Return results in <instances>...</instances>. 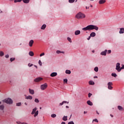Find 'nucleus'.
Instances as JSON below:
<instances>
[{"mask_svg": "<svg viewBox=\"0 0 124 124\" xmlns=\"http://www.w3.org/2000/svg\"><path fill=\"white\" fill-rule=\"evenodd\" d=\"M93 30H95V31H98V27L95 25H90L87 26L85 28H82V31H93Z\"/></svg>", "mask_w": 124, "mask_h": 124, "instance_id": "f257e3e1", "label": "nucleus"}, {"mask_svg": "<svg viewBox=\"0 0 124 124\" xmlns=\"http://www.w3.org/2000/svg\"><path fill=\"white\" fill-rule=\"evenodd\" d=\"M76 18L78 19H84V18H86V15L81 12H79L76 15Z\"/></svg>", "mask_w": 124, "mask_h": 124, "instance_id": "f03ea898", "label": "nucleus"}, {"mask_svg": "<svg viewBox=\"0 0 124 124\" xmlns=\"http://www.w3.org/2000/svg\"><path fill=\"white\" fill-rule=\"evenodd\" d=\"M37 110V108H34L33 109H32V111L31 113V115H34V117H36L38 115V110Z\"/></svg>", "mask_w": 124, "mask_h": 124, "instance_id": "7ed1b4c3", "label": "nucleus"}, {"mask_svg": "<svg viewBox=\"0 0 124 124\" xmlns=\"http://www.w3.org/2000/svg\"><path fill=\"white\" fill-rule=\"evenodd\" d=\"M121 63H117L116 65V70H117L118 72H121L122 71V67H121Z\"/></svg>", "mask_w": 124, "mask_h": 124, "instance_id": "20e7f679", "label": "nucleus"}, {"mask_svg": "<svg viewBox=\"0 0 124 124\" xmlns=\"http://www.w3.org/2000/svg\"><path fill=\"white\" fill-rule=\"evenodd\" d=\"M4 102L7 103V104H12L13 103V101L11 98H7L4 100Z\"/></svg>", "mask_w": 124, "mask_h": 124, "instance_id": "39448f33", "label": "nucleus"}, {"mask_svg": "<svg viewBox=\"0 0 124 124\" xmlns=\"http://www.w3.org/2000/svg\"><path fill=\"white\" fill-rule=\"evenodd\" d=\"M47 87L48 84H47V83H45L41 85V89L42 90V91H44V90H46V89H47Z\"/></svg>", "mask_w": 124, "mask_h": 124, "instance_id": "423d86ee", "label": "nucleus"}, {"mask_svg": "<svg viewBox=\"0 0 124 124\" xmlns=\"http://www.w3.org/2000/svg\"><path fill=\"white\" fill-rule=\"evenodd\" d=\"M113 83L112 82H109L108 83V90H112L113 89Z\"/></svg>", "mask_w": 124, "mask_h": 124, "instance_id": "0eeeda50", "label": "nucleus"}, {"mask_svg": "<svg viewBox=\"0 0 124 124\" xmlns=\"http://www.w3.org/2000/svg\"><path fill=\"white\" fill-rule=\"evenodd\" d=\"M43 80V78H36L34 80V81L36 83H38L39 82H40V81H42Z\"/></svg>", "mask_w": 124, "mask_h": 124, "instance_id": "6e6552de", "label": "nucleus"}, {"mask_svg": "<svg viewBox=\"0 0 124 124\" xmlns=\"http://www.w3.org/2000/svg\"><path fill=\"white\" fill-rule=\"evenodd\" d=\"M57 75H58V74L56 72H53L50 74L51 77H55Z\"/></svg>", "mask_w": 124, "mask_h": 124, "instance_id": "1a4fd4ad", "label": "nucleus"}, {"mask_svg": "<svg viewBox=\"0 0 124 124\" xmlns=\"http://www.w3.org/2000/svg\"><path fill=\"white\" fill-rule=\"evenodd\" d=\"M80 33H81V31H80V30H77L75 32V35H79Z\"/></svg>", "mask_w": 124, "mask_h": 124, "instance_id": "9d476101", "label": "nucleus"}, {"mask_svg": "<svg viewBox=\"0 0 124 124\" xmlns=\"http://www.w3.org/2000/svg\"><path fill=\"white\" fill-rule=\"evenodd\" d=\"M106 2V0H100L99 1V4H103V3H105Z\"/></svg>", "mask_w": 124, "mask_h": 124, "instance_id": "9b49d317", "label": "nucleus"}, {"mask_svg": "<svg viewBox=\"0 0 124 124\" xmlns=\"http://www.w3.org/2000/svg\"><path fill=\"white\" fill-rule=\"evenodd\" d=\"M106 53H107V50L106 49L105 51H102L101 53V55H102V56H106Z\"/></svg>", "mask_w": 124, "mask_h": 124, "instance_id": "f8f14e48", "label": "nucleus"}, {"mask_svg": "<svg viewBox=\"0 0 124 124\" xmlns=\"http://www.w3.org/2000/svg\"><path fill=\"white\" fill-rule=\"evenodd\" d=\"M33 42L34 41H33V40H30V41L29 42L30 47H32V44H33Z\"/></svg>", "mask_w": 124, "mask_h": 124, "instance_id": "ddd939ff", "label": "nucleus"}, {"mask_svg": "<svg viewBox=\"0 0 124 124\" xmlns=\"http://www.w3.org/2000/svg\"><path fill=\"white\" fill-rule=\"evenodd\" d=\"M29 93L31 94H34V90L29 89Z\"/></svg>", "mask_w": 124, "mask_h": 124, "instance_id": "4468645a", "label": "nucleus"}, {"mask_svg": "<svg viewBox=\"0 0 124 124\" xmlns=\"http://www.w3.org/2000/svg\"><path fill=\"white\" fill-rule=\"evenodd\" d=\"M120 31H119V33L122 34V33H124V28H120Z\"/></svg>", "mask_w": 124, "mask_h": 124, "instance_id": "2eb2a0df", "label": "nucleus"}, {"mask_svg": "<svg viewBox=\"0 0 124 124\" xmlns=\"http://www.w3.org/2000/svg\"><path fill=\"white\" fill-rule=\"evenodd\" d=\"M87 103L88 105H90V106H93V102H92L91 101L89 100L87 102Z\"/></svg>", "mask_w": 124, "mask_h": 124, "instance_id": "dca6fc26", "label": "nucleus"}, {"mask_svg": "<svg viewBox=\"0 0 124 124\" xmlns=\"http://www.w3.org/2000/svg\"><path fill=\"white\" fill-rule=\"evenodd\" d=\"M95 35H96V34H95V32H93L90 34V36H91L92 37H94Z\"/></svg>", "mask_w": 124, "mask_h": 124, "instance_id": "f3484780", "label": "nucleus"}, {"mask_svg": "<svg viewBox=\"0 0 124 124\" xmlns=\"http://www.w3.org/2000/svg\"><path fill=\"white\" fill-rule=\"evenodd\" d=\"M29 55L31 56V57H33L34 55V53H33V52L32 51H30L29 53Z\"/></svg>", "mask_w": 124, "mask_h": 124, "instance_id": "a211bd4d", "label": "nucleus"}, {"mask_svg": "<svg viewBox=\"0 0 124 124\" xmlns=\"http://www.w3.org/2000/svg\"><path fill=\"white\" fill-rule=\"evenodd\" d=\"M118 109H119L120 111H123V110H124V108L121 106H118Z\"/></svg>", "mask_w": 124, "mask_h": 124, "instance_id": "6ab92c4d", "label": "nucleus"}, {"mask_svg": "<svg viewBox=\"0 0 124 124\" xmlns=\"http://www.w3.org/2000/svg\"><path fill=\"white\" fill-rule=\"evenodd\" d=\"M26 99H30L31 100V99H32V96H31V95L28 96L26 97Z\"/></svg>", "mask_w": 124, "mask_h": 124, "instance_id": "aec40b11", "label": "nucleus"}, {"mask_svg": "<svg viewBox=\"0 0 124 124\" xmlns=\"http://www.w3.org/2000/svg\"><path fill=\"white\" fill-rule=\"evenodd\" d=\"M57 54H64V51H61V50H57L56 51Z\"/></svg>", "mask_w": 124, "mask_h": 124, "instance_id": "412c9836", "label": "nucleus"}, {"mask_svg": "<svg viewBox=\"0 0 124 124\" xmlns=\"http://www.w3.org/2000/svg\"><path fill=\"white\" fill-rule=\"evenodd\" d=\"M46 28V25L45 24L43 25L41 27V30H45Z\"/></svg>", "mask_w": 124, "mask_h": 124, "instance_id": "4be33fe9", "label": "nucleus"}, {"mask_svg": "<svg viewBox=\"0 0 124 124\" xmlns=\"http://www.w3.org/2000/svg\"><path fill=\"white\" fill-rule=\"evenodd\" d=\"M111 76H112V77H115V78H116V77H117V76H118V75H117L116 73H112Z\"/></svg>", "mask_w": 124, "mask_h": 124, "instance_id": "5701e85b", "label": "nucleus"}, {"mask_svg": "<svg viewBox=\"0 0 124 124\" xmlns=\"http://www.w3.org/2000/svg\"><path fill=\"white\" fill-rule=\"evenodd\" d=\"M65 73L66 74H70L71 73V71H70V70H66L65 71Z\"/></svg>", "mask_w": 124, "mask_h": 124, "instance_id": "b1692460", "label": "nucleus"}, {"mask_svg": "<svg viewBox=\"0 0 124 124\" xmlns=\"http://www.w3.org/2000/svg\"><path fill=\"white\" fill-rule=\"evenodd\" d=\"M62 120L63 121H67V116H64L62 118Z\"/></svg>", "mask_w": 124, "mask_h": 124, "instance_id": "393cba45", "label": "nucleus"}, {"mask_svg": "<svg viewBox=\"0 0 124 124\" xmlns=\"http://www.w3.org/2000/svg\"><path fill=\"white\" fill-rule=\"evenodd\" d=\"M24 3H29L30 2V0H23Z\"/></svg>", "mask_w": 124, "mask_h": 124, "instance_id": "a878e982", "label": "nucleus"}, {"mask_svg": "<svg viewBox=\"0 0 124 124\" xmlns=\"http://www.w3.org/2000/svg\"><path fill=\"white\" fill-rule=\"evenodd\" d=\"M4 109V106H3V105H0V110H3Z\"/></svg>", "mask_w": 124, "mask_h": 124, "instance_id": "bb28decb", "label": "nucleus"}, {"mask_svg": "<svg viewBox=\"0 0 124 124\" xmlns=\"http://www.w3.org/2000/svg\"><path fill=\"white\" fill-rule=\"evenodd\" d=\"M34 102L36 103H39V100H38L37 98H35Z\"/></svg>", "mask_w": 124, "mask_h": 124, "instance_id": "cd10ccee", "label": "nucleus"}, {"mask_svg": "<svg viewBox=\"0 0 124 124\" xmlns=\"http://www.w3.org/2000/svg\"><path fill=\"white\" fill-rule=\"evenodd\" d=\"M89 84V85H94V82L93 81H90Z\"/></svg>", "mask_w": 124, "mask_h": 124, "instance_id": "c85d7f7f", "label": "nucleus"}, {"mask_svg": "<svg viewBox=\"0 0 124 124\" xmlns=\"http://www.w3.org/2000/svg\"><path fill=\"white\" fill-rule=\"evenodd\" d=\"M22 1V0H15L14 2L15 3H16V2H21Z\"/></svg>", "mask_w": 124, "mask_h": 124, "instance_id": "c756f323", "label": "nucleus"}, {"mask_svg": "<svg viewBox=\"0 0 124 124\" xmlns=\"http://www.w3.org/2000/svg\"><path fill=\"white\" fill-rule=\"evenodd\" d=\"M51 117L52 118H56L57 117V115H56L55 114H51Z\"/></svg>", "mask_w": 124, "mask_h": 124, "instance_id": "7c9ffc66", "label": "nucleus"}, {"mask_svg": "<svg viewBox=\"0 0 124 124\" xmlns=\"http://www.w3.org/2000/svg\"><path fill=\"white\" fill-rule=\"evenodd\" d=\"M4 55V53L2 51H0V57H2Z\"/></svg>", "mask_w": 124, "mask_h": 124, "instance_id": "2f4dec72", "label": "nucleus"}, {"mask_svg": "<svg viewBox=\"0 0 124 124\" xmlns=\"http://www.w3.org/2000/svg\"><path fill=\"white\" fill-rule=\"evenodd\" d=\"M94 71L97 72L98 71V67H95L94 69Z\"/></svg>", "mask_w": 124, "mask_h": 124, "instance_id": "473e14b6", "label": "nucleus"}, {"mask_svg": "<svg viewBox=\"0 0 124 124\" xmlns=\"http://www.w3.org/2000/svg\"><path fill=\"white\" fill-rule=\"evenodd\" d=\"M67 40L68 41H69V42H70V43H71L72 42V41L71 40V38L68 37L67 38Z\"/></svg>", "mask_w": 124, "mask_h": 124, "instance_id": "72a5a7b5", "label": "nucleus"}, {"mask_svg": "<svg viewBox=\"0 0 124 124\" xmlns=\"http://www.w3.org/2000/svg\"><path fill=\"white\" fill-rule=\"evenodd\" d=\"M75 1V0H69V2L70 3H73Z\"/></svg>", "mask_w": 124, "mask_h": 124, "instance_id": "f704fd0d", "label": "nucleus"}, {"mask_svg": "<svg viewBox=\"0 0 124 124\" xmlns=\"http://www.w3.org/2000/svg\"><path fill=\"white\" fill-rule=\"evenodd\" d=\"M38 63L40 66H42V62H41V61L39 60Z\"/></svg>", "mask_w": 124, "mask_h": 124, "instance_id": "c9c22d12", "label": "nucleus"}, {"mask_svg": "<svg viewBox=\"0 0 124 124\" xmlns=\"http://www.w3.org/2000/svg\"><path fill=\"white\" fill-rule=\"evenodd\" d=\"M67 79H66V78H64V79H63V82H64V83H67Z\"/></svg>", "mask_w": 124, "mask_h": 124, "instance_id": "e433bc0d", "label": "nucleus"}, {"mask_svg": "<svg viewBox=\"0 0 124 124\" xmlns=\"http://www.w3.org/2000/svg\"><path fill=\"white\" fill-rule=\"evenodd\" d=\"M10 61V62H12L13 61H15V58H11Z\"/></svg>", "mask_w": 124, "mask_h": 124, "instance_id": "4c0bfd02", "label": "nucleus"}, {"mask_svg": "<svg viewBox=\"0 0 124 124\" xmlns=\"http://www.w3.org/2000/svg\"><path fill=\"white\" fill-rule=\"evenodd\" d=\"M45 53L43 52L40 55V57H42V56H45Z\"/></svg>", "mask_w": 124, "mask_h": 124, "instance_id": "58836bf2", "label": "nucleus"}, {"mask_svg": "<svg viewBox=\"0 0 124 124\" xmlns=\"http://www.w3.org/2000/svg\"><path fill=\"white\" fill-rule=\"evenodd\" d=\"M32 65H33V64H30V63H29V64H28V66H29V67H31V66H32Z\"/></svg>", "mask_w": 124, "mask_h": 124, "instance_id": "ea45409f", "label": "nucleus"}, {"mask_svg": "<svg viewBox=\"0 0 124 124\" xmlns=\"http://www.w3.org/2000/svg\"><path fill=\"white\" fill-rule=\"evenodd\" d=\"M68 124H74V122H73V121H71L69 122Z\"/></svg>", "mask_w": 124, "mask_h": 124, "instance_id": "a19ab883", "label": "nucleus"}, {"mask_svg": "<svg viewBox=\"0 0 124 124\" xmlns=\"http://www.w3.org/2000/svg\"><path fill=\"white\" fill-rule=\"evenodd\" d=\"M92 95H93V94H92L91 93H89L88 97H91V96H92Z\"/></svg>", "mask_w": 124, "mask_h": 124, "instance_id": "79ce46f5", "label": "nucleus"}, {"mask_svg": "<svg viewBox=\"0 0 124 124\" xmlns=\"http://www.w3.org/2000/svg\"><path fill=\"white\" fill-rule=\"evenodd\" d=\"M16 106H21V103H16Z\"/></svg>", "mask_w": 124, "mask_h": 124, "instance_id": "37998d69", "label": "nucleus"}, {"mask_svg": "<svg viewBox=\"0 0 124 124\" xmlns=\"http://www.w3.org/2000/svg\"><path fill=\"white\" fill-rule=\"evenodd\" d=\"M63 104H64V103H67L68 104L69 102L67 101H63Z\"/></svg>", "mask_w": 124, "mask_h": 124, "instance_id": "c03bdc74", "label": "nucleus"}, {"mask_svg": "<svg viewBox=\"0 0 124 124\" xmlns=\"http://www.w3.org/2000/svg\"><path fill=\"white\" fill-rule=\"evenodd\" d=\"M111 50H108V54H111Z\"/></svg>", "mask_w": 124, "mask_h": 124, "instance_id": "a18cd8bd", "label": "nucleus"}, {"mask_svg": "<svg viewBox=\"0 0 124 124\" xmlns=\"http://www.w3.org/2000/svg\"><path fill=\"white\" fill-rule=\"evenodd\" d=\"M94 122H96V123H98V120H97L96 119H95L94 120H93Z\"/></svg>", "mask_w": 124, "mask_h": 124, "instance_id": "49530a36", "label": "nucleus"}, {"mask_svg": "<svg viewBox=\"0 0 124 124\" xmlns=\"http://www.w3.org/2000/svg\"><path fill=\"white\" fill-rule=\"evenodd\" d=\"M59 105H60L61 106L63 105V102H62V103H60Z\"/></svg>", "mask_w": 124, "mask_h": 124, "instance_id": "de8ad7c7", "label": "nucleus"}, {"mask_svg": "<svg viewBox=\"0 0 124 124\" xmlns=\"http://www.w3.org/2000/svg\"><path fill=\"white\" fill-rule=\"evenodd\" d=\"M5 58H6L7 59H8V58H9V55H5Z\"/></svg>", "mask_w": 124, "mask_h": 124, "instance_id": "09e8293b", "label": "nucleus"}, {"mask_svg": "<svg viewBox=\"0 0 124 124\" xmlns=\"http://www.w3.org/2000/svg\"><path fill=\"white\" fill-rule=\"evenodd\" d=\"M88 40H90V39H91V36H89L88 38H87Z\"/></svg>", "mask_w": 124, "mask_h": 124, "instance_id": "8fccbe9b", "label": "nucleus"}, {"mask_svg": "<svg viewBox=\"0 0 124 124\" xmlns=\"http://www.w3.org/2000/svg\"><path fill=\"white\" fill-rule=\"evenodd\" d=\"M61 124H65V122H62Z\"/></svg>", "mask_w": 124, "mask_h": 124, "instance_id": "3c124183", "label": "nucleus"}, {"mask_svg": "<svg viewBox=\"0 0 124 124\" xmlns=\"http://www.w3.org/2000/svg\"><path fill=\"white\" fill-rule=\"evenodd\" d=\"M110 116L111 117V118H113V117H114V116L112 114H110Z\"/></svg>", "mask_w": 124, "mask_h": 124, "instance_id": "603ef678", "label": "nucleus"}, {"mask_svg": "<svg viewBox=\"0 0 124 124\" xmlns=\"http://www.w3.org/2000/svg\"><path fill=\"white\" fill-rule=\"evenodd\" d=\"M24 104H25V105H26V106H28V103H25Z\"/></svg>", "mask_w": 124, "mask_h": 124, "instance_id": "864d4df0", "label": "nucleus"}, {"mask_svg": "<svg viewBox=\"0 0 124 124\" xmlns=\"http://www.w3.org/2000/svg\"><path fill=\"white\" fill-rule=\"evenodd\" d=\"M86 9H89V7H86Z\"/></svg>", "mask_w": 124, "mask_h": 124, "instance_id": "5fc2aeb1", "label": "nucleus"}, {"mask_svg": "<svg viewBox=\"0 0 124 124\" xmlns=\"http://www.w3.org/2000/svg\"><path fill=\"white\" fill-rule=\"evenodd\" d=\"M0 13H2V11H1V10H0Z\"/></svg>", "mask_w": 124, "mask_h": 124, "instance_id": "6e6d98bb", "label": "nucleus"}, {"mask_svg": "<svg viewBox=\"0 0 124 124\" xmlns=\"http://www.w3.org/2000/svg\"><path fill=\"white\" fill-rule=\"evenodd\" d=\"M34 67H36V68H37V66H36V65H34Z\"/></svg>", "mask_w": 124, "mask_h": 124, "instance_id": "4d7b16f0", "label": "nucleus"}, {"mask_svg": "<svg viewBox=\"0 0 124 124\" xmlns=\"http://www.w3.org/2000/svg\"><path fill=\"white\" fill-rule=\"evenodd\" d=\"M66 108H69V107L66 106Z\"/></svg>", "mask_w": 124, "mask_h": 124, "instance_id": "13d9d810", "label": "nucleus"}, {"mask_svg": "<svg viewBox=\"0 0 124 124\" xmlns=\"http://www.w3.org/2000/svg\"><path fill=\"white\" fill-rule=\"evenodd\" d=\"M96 113H97L98 115H99V113H98V112L96 111Z\"/></svg>", "mask_w": 124, "mask_h": 124, "instance_id": "bf43d9fd", "label": "nucleus"}, {"mask_svg": "<svg viewBox=\"0 0 124 124\" xmlns=\"http://www.w3.org/2000/svg\"><path fill=\"white\" fill-rule=\"evenodd\" d=\"M86 113H87V112L86 111L84 112V114H86Z\"/></svg>", "mask_w": 124, "mask_h": 124, "instance_id": "052dcab7", "label": "nucleus"}, {"mask_svg": "<svg viewBox=\"0 0 124 124\" xmlns=\"http://www.w3.org/2000/svg\"><path fill=\"white\" fill-rule=\"evenodd\" d=\"M93 53H94V50H92Z\"/></svg>", "mask_w": 124, "mask_h": 124, "instance_id": "680f3d73", "label": "nucleus"}, {"mask_svg": "<svg viewBox=\"0 0 124 124\" xmlns=\"http://www.w3.org/2000/svg\"><path fill=\"white\" fill-rule=\"evenodd\" d=\"M94 78H97V77H94Z\"/></svg>", "mask_w": 124, "mask_h": 124, "instance_id": "e2e57ef3", "label": "nucleus"}, {"mask_svg": "<svg viewBox=\"0 0 124 124\" xmlns=\"http://www.w3.org/2000/svg\"><path fill=\"white\" fill-rule=\"evenodd\" d=\"M91 1H93L94 0H90Z\"/></svg>", "mask_w": 124, "mask_h": 124, "instance_id": "0e129e2a", "label": "nucleus"}, {"mask_svg": "<svg viewBox=\"0 0 124 124\" xmlns=\"http://www.w3.org/2000/svg\"><path fill=\"white\" fill-rule=\"evenodd\" d=\"M77 1H78V0H76V1H76V2H77Z\"/></svg>", "mask_w": 124, "mask_h": 124, "instance_id": "69168bd1", "label": "nucleus"}, {"mask_svg": "<svg viewBox=\"0 0 124 124\" xmlns=\"http://www.w3.org/2000/svg\"><path fill=\"white\" fill-rule=\"evenodd\" d=\"M0 104H1V102H0Z\"/></svg>", "mask_w": 124, "mask_h": 124, "instance_id": "338daca9", "label": "nucleus"}, {"mask_svg": "<svg viewBox=\"0 0 124 124\" xmlns=\"http://www.w3.org/2000/svg\"><path fill=\"white\" fill-rule=\"evenodd\" d=\"M40 109H42V108H41V107H40Z\"/></svg>", "mask_w": 124, "mask_h": 124, "instance_id": "774afa93", "label": "nucleus"}]
</instances>
